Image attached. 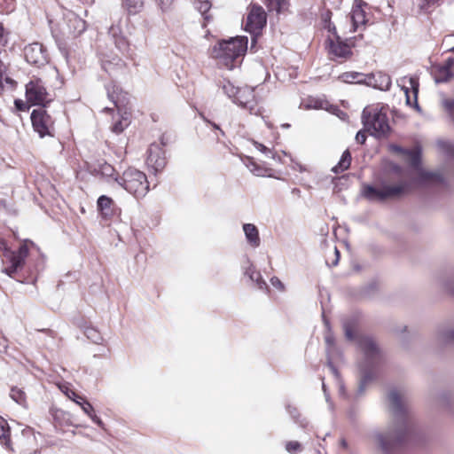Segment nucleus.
<instances>
[{"label": "nucleus", "instance_id": "nucleus-5", "mask_svg": "<svg viewBox=\"0 0 454 454\" xmlns=\"http://www.w3.org/2000/svg\"><path fill=\"white\" fill-rule=\"evenodd\" d=\"M221 87L223 93L239 106L247 109L250 114H261V107L258 106L254 89L245 87H236L230 81L224 80Z\"/></svg>", "mask_w": 454, "mask_h": 454}, {"label": "nucleus", "instance_id": "nucleus-61", "mask_svg": "<svg viewBox=\"0 0 454 454\" xmlns=\"http://www.w3.org/2000/svg\"><path fill=\"white\" fill-rule=\"evenodd\" d=\"M340 443H341V445H342L343 447H346V445H347V442H346V441H345V440H341Z\"/></svg>", "mask_w": 454, "mask_h": 454}, {"label": "nucleus", "instance_id": "nucleus-42", "mask_svg": "<svg viewBox=\"0 0 454 454\" xmlns=\"http://www.w3.org/2000/svg\"><path fill=\"white\" fill-rule=\"evenodd\" d=\"M286 450L290 453H295L301 450V444L298 442H288Z\"/></svg>", "mask_w": 454, "mask_h": 454}, {"label": "nucleus", "instance_id": "nucleus-28", "mask_svg": "<svg viewBox=\"0 0 454 454\" xmlns=\"http://www.w3.org/2000/svg\"><path fill=\"white\" fill-rule=\"evenodd\" d=\"M95 171L106 178H113L114 180V178H117L115 176V169L114 167L106 161L98 162L95 168Z\"/></svg>", "mask_w": 454, "mask_h": 454}, {"label": "nucleus", "instance_id": "nucleus-37", "mask_svg": "<svg viewBox=\"0 0 454 454\" xmlns=\"http://www.w3.org/2000/svg\"><path fill=\"white\" fill-rule=\"evenodd\" d=\"M85 335L89 340L94 343H99L102 340V337L98 330L93 327H88L85 330Z\"/></svg>", "mask_w": 454, "mask_h": 454}, {"label": "nucleus", "instance_id": "nucleus-8", "mask_svg": "<svg viewBox=\"0 0 454 454\" xmlns=\"http://www.w3.org/2000/svg\"><path fill=\"white\" fill-rule=\"evenodd\" d=\"M0 249L3 251V256L10 262V266L4 268L3 272L12 277L17 270L21 268L25 260L28 255V248L26 244L20 247L17 252L12 251L6 245L5 241L0 239Z\"/></svg>", "mask_w": 454, "mask_h": 454}, {"label": "nucleus", "instance_id": "nucleus-14", "mask_svg": "<svg viewBox=\"0 0 454 454\" xmlns=\"http://www.w3.org/2000/svg\"><path fill=\"white\" fill-rule=\"evenodd\" d=\"M24 56L27 63L42 67L48 62L46 50L42 43H33L24 49Z\"/></svg>", "mask_w": 454, "mask_h": 454}, {"label": "nucleus", "instance_id": "nucleus-59", "mask_svg": "<svg viewBox=\"0 0 454 454\" xmlns=\"http://www.w3.org/2000/svg\"><path fill=\"white\" fill-rule=\"evenodd\" d=\"M15 105L17 106V107H19L20 109H21V107H20V100H16V101H15Z\"/></svg>", "mask_w": 454, "mask_h": 454}, {"label": "nucleus", "instance_id": "nucleus-1", "mask_svg": "<svg viewBox=\"0 0 454 454\" xmlns=\"http://www.w3.org/2000/svg\"><path fill=\"white\" fill-rule=\"evenodd\" d=\"M393 150L402 153L405 160L409 163L411 170L408 174L402 172L401 167L394 165L392 170L398 174L400 177H409V180H401L395 184H383L380 188L372 185H364L362 194L371 201H382L389 198L400 197L416 186H424L432 184L441 183L442 177L438 172L425 170L420 163V150H406L400 146L394 145Z\"/></svg>", "mask_w": 454, "mask_h": 454}, {"label": "nucleus", "instance_id": "nucleus-20", "mask_svg": "<svg viewBox=\"0 0 454 454\" xmlns=\"http://www.w3.org/2000/svg\"><path fill=\"white\" fill-rule=\"evenodd\" d=\"M114 200L106 195H101L97 201L98 210L101 213L104 218H109L114 215Z\"/></svg>", "mask_w": 454, "mask_h": 454}, {"label": "nucleus", "instance_id": "nucleus-39", "mask_svg": "<svg viewBox=\"0 0 454 454\" xmlns=\"http://www.w3.org/2000/svg\"><path fill=\"white\" fill-rule=\"evenodd\" d=\"M343 329L345 332V336L348 340H351L355 339V327L348 322L343 323Z\"/></svg>", "mask_w": 454, "mask_h": 454}, {"label": "nucleus", "instance_id": "nucleus-52", "mask_svg": "<svg viewBox=\"0 0 454 454\" xmlns=\"http://www.w3.org/2000/svg\"><path fill=\"white\" fill-rule=\"evenodd\" d=\"M325 342L328 345V347H331L333 345V338L331 334L325 335Z\"/></svg>", "mask_w": 454, "mask_h": 454}, {"label": "nucleus", "instance_id": "nucleus-26", "mask_svg": "<svg viewBox=\"0 0 454 454\" xmlns=\"http://www.w3.org/2000/svg\"><path fill=\"white\" fill-rule=\"evenodd\" d=\"M351 163V154L348 150H346L336 166L332 168V171L338 174L347 170Z\"/></svg>", "mask_w": 454, "mask_h": 454}, {"label": "nucleus", "instance_id": "nucleus-15", "mask_svg": "<svg viewBox=\"0 0 454 454\" xmlns=\"http://www.w3.org/2000/svg\"><path fill=\"white\" fill-rule=\"evenodd\" d=\"M367 4L363 0H355L352 10L350 12V20L352 22L351 32H356L358 29H364L368 21L364 7Z\"/></svg>", "mask_w": 454, "mask_h": 454}, {"label": "nucleus", "instance_id": "nucleus-11", "mask_svg": "<svg viewBox=\"0 0 454 454\" xmlns=\"http://www.w3.org/2000/svg\"><path fill=\"white\" fill-rule=\"evenodd\" d=\"M266 13L262 7L253 5L246 21V30L253 35V42H254V37L260 35L262 29L266 25Z\"/></svg>", "mask_w": 454, "mask_h": 454}, {"label": "nucleus", "instance_id": "nucleus-12", "mask_svg": "<svg viewBox=\"0 0 454 454\" xmlns=\"http://www.w3.org/2000/svg\"><path fill=\"white\" fill-rule=\"evenodd\" d=\"M60 390L72 401H74L76 404H78L83 412L90 417V419L100 427H104V423L102 419L98 417L95 413V410L93 406L88 402L85 397L79 395L76 392L71 389L69 387L66 385H62L59 387Z\"/></svg>", "mask_w": 454, "mask_h": 454}, {"label": "nucleus", "instance_id": "nucleus-41", "mask_svg": "<svg viewBox=\"0 0 454 454\" xmlns=\"http://www.w3.org/2000/svg\"><path fill=\"white\" fill-rule=\"evenodd\" d=\"M254 147L260 151L261 153H262L263 154H265L267 157H270V158H273L274 155L271 152L270 149H269L268 147H266L264 145L261 144V143H258V142H254Z\"/></svg>", "mask_w": 454, "mask_h": 454}, {"label": "nucleus", "instance_id": "nucleus-34", "mask_svg": "<svg viewBox=\"0 0 454 454\" xmlns=\"http://www.w3.org/2000/svg\"><path fill=\"white\" fill-rule=\"evenodd\" d=\"M196 8L200 12V14L204 17V19L208 21L210 20V15L207 14L208 11L211 8V4L207 0L204 1H197L196 2Z\"/></svg>", "mask_w": 454, "mask_h": 454}, {"label": "nucleus", "instance_id": "nucleus-29", "mask_svg": "<svg viewBox=\"0 0 454 454\" xmlns=\"http://www.w3.org/2000/svg\"><path fill=\"white\" fill-rule=\"evenodd\" d=\"M122 6L128 11L129 14H137L144 7L143 0H122Z\"/></svg>", "mask_w": 454, "mask_h": 454}, {"label": "nucleus", "instance_id": "nucleus-63", "mask_svg": "<svg viewBox=\"0 0 454 454\" xmlns=\"http://www.w3.org/2000/svg\"><path fill=\"white\" fill-rule=\"evenodd\" d=\"M449 51L454 52V46L450 48Z\"/></svg>", "mask_w": 454, "mask_h": 454}, {"label": "nucleus", "instance_id": "nucleus-49", "mask_svg": "<svg viewBox=\"0 0 454 454\" xmlns=\"http://www.w3.org/2000/svg\"><path fill=\"white\" fill-rule=\"evenodd\" d=\"M356 140L359 144H362V145L364 144V142L366 140L365 133L362 130L358 131L356 135Z\"/></svg>", "mask_w": 454, "mask_h": 454}, {"label": "nucleus", "instance_id": "nucleus-17", "mask_svg": "<svg viewBox=\"0 0 454 454\" xmlns=\"http://www.w3.org/2000/svg\"><path fill=\"white\" fill-rule=\"evenodd\" d=\"M147 164L154 169L155 172L161 170L166 165L164 152L159 145H151L148 150Z\"/></svg>", "mask_w": 454, "mask_h": 454}, {"label": "nucleus", "instance_id": "nucleus-22", "mask_svg": "<svg viewBox=\"0 0 454 454\" xmlns=\"http://www.w3.org/2000/svg\"><path fill=\"white\" fill-rule=\"evenodd\" d=\"M244 274L249 278H253L254 275H256V286L260 290L268 289L266 282L262 279V275L259 271H256L254 266L249 259L247 260V265L244 266Z\"/></svg>", "mask_w": 454, "mask_h": 454}, {"label": "nucleus", "instance_id": "nucleus-45", "mask_svg": "<svg viewBox=\"0 0 454 454\" xmlns=\"http://www.w3.org/2000/svg\"><path fill=\"white\" fill-rule=\"evenodd\" d=\"M113 88H114V90L111 92L109 87H107L108 98H110L111 101L114 102V106L118 107V96H115L116 90H118V88L115 85H114Z\"/></svg>", "mask_w": 454, "mask_h": 454}, {"label": "nucleus", "instance_id": "nucleus-7", "mask_svg": "<svg viewBox=\"0 0 454 454\" xmlns=\"http://www.w3.org/2000/svg\"><path fill=\"white\" fill-rule=\"evenodd\" d=\"M114 181L136 198L145 197L149 191L145 174L136 168H128L121 178H114Z\"/></svg>", "mask_w": 454, "mask_h": 454}, {"label": "nucleus", "instance_id": "nucleus-19", "mask_svg": "<svg viewBox=\"0 0 454 454\" xmlns=\"http://www.w3.org/2000/svg\"><path fill=\"white\" fill-rule=\"evenodd\" d=\"M68 33L74 36L81 35L86 29L85 21L75 13L69 12L65 16Z\"/></svg>", "mask_w": 454, "mask_h": 454}, {"label": "nucleus", "instance_id": "nucleus-10", "mask_svg": "<svg viewBox=\"0 0 454 454\" xmlns=\"http://www.w3.org/2000/svg\"><path fill=\"white\" fill-rule=\"evenodd\" d=\"M26 98L33 105L45 106L51 101L50 93L41 79H33L26 85Z\"/></svg>", "mask_w": 454, "mask_h": 454}, {"label": "nucleus", "instance_id": "nucleus-18", "mask_svg": "<svg viewBox=\"0 0 454 454\" xmlns=\"http://www.w3.org/2000/svg\"><path fill=\"white\" fill-rule=\"evenodd\" d=\"M365 79L366 85L372 86L380 90H388L392 84L390 76L381 72H378L376 74H369Z\"/></svg>", "mask_w": 454, "mask_h": 454}, {"label": "nucleus", "instance_id": "nucleus-50", "mask_svg": "<svg viewBox=\"0 0 454 454\" xmlns=\"http://www.w3.org/2000/svg\"><path fill=\"white\" fill-rule=\"evenodd\" d=\"M454 66V58L450 57L446 59L445 64L443 67H448V69L451 70V68Z\"/></svg>", "mask_w": 454, "mask_h": 454}, {"label": "nucleus", "instance_id": "nucleus-6", "mask_svg": "<svg viewBox=\"0 0 454 454\" xmlns=\"http://www.w3.org/2000/svg\"><path fill=\"white\" fill-rule=\"evenodd\" d=\"M362 121L365 129L373 137H385L389 129L386 114L377 106H366L362 114Z\"/></svg>", "mask_w": 454, "mask_h": 454}, {"label": "nucleus", "instance_id": "nucleus-38", "mask_svg": "<svg viewBox=\"0 0 454 454\" xmlns=\"http://www.w3.org/2000/svg\"><path fill=\"white\" fill-rule=\"evenodd\" d=\"M129 125L128 117H122L121 120L116 121L112 128V130L117 134L121 133Z\"/></svg>", "mask_w": 454, "mask_h": 454}, {"label": "nucleus", "instance_id": "nucleus-53", "mask_svg": "<svg viewBox=\"0 0 454 454\" xmlns=\"http://www.w3.org/2000/svg\"><path fill=\"white\" fill-rule=\"evenodd\" d=\"M447 152L454 156V145L450 144H446Z\"/></svg>", "mask_w": 454, "mask_h": 454}, {"label": "nucleus", "instance_id": "nucleus-21", "mask_svg": "<svg viewBox=\"0 0 454 454\" xmlns=\"http://www.w3.org/2000/svg\"><path fill=\"white\" fill-rule=\"evenodd\" d=\"M243 231L246 236L247 243L254 248H256L261 244L259 231L257 227L253 223L243 224Z\"/></svg>", "mask_w": 454, "mask_h": 454}, {"label": "nucleus", "instance_id": "nucleus-43", "mask_svg": "<svg viewBox=\"0 0 454 454\" xmlns=\"http://www.w3.org/2000/svg\"><path fill=\"white\" fill-rule=\"evenodd\" d=\"M6 67L0 60V86H3V81L5 80L6 82H11L12 80L9 77H5Z\"/></svg>", "mask_w": 454, "mask_h": 454}, {"label": "nucleus", "instance_id": "nucleus-32", "mask_svg": "<svg viewBox=\"0 0 454 454\" xmlns=\"http://www.w3.org/2000/svg\"><path fill=\"white\" fill-rule=\"evenodd\" d=\"M331 15H332V13L330 12H326L325 13H324L322 15L324 28L327 29V31L333 35V37H334L333 39H337V36H339V35H337V30H336L335 25L333 23H332V21H331Z\"/></svg>", "mask_w": 454, "mask_h": 454}, {"label": "nucleus", "instance_id": "nucleus-16", "mask_svg": "<svg viewBox=\"0 0 454 454\" xmlns=\"http://www.w3.org/2000/svg\"><path fill=\"white\" fill-rule=\"evenodd\" d=\"M328 52L332 56V59H347L351 57L352 51L349 45L340 40V36L337 39L328 37L326 40Z\"/></svg>", "mask_w": 454, "mask_h": 454}, {"label": "nucleus", "instance_id": "nucleus-23", "mask_svg": "<svg viewBox=\"0 0 454 454\" xmlns=\"http://www.w3.org/2000/svg\"><path fill=\"white\" fill-rule=\"evenodd\" d=\"M101 62L102 67L107 73H112L115 68H121L124 66L123 60L118 56H114L112 58L104 57L101 59Z\"/></svg>", "mask_w": 454, "mask_h": 454}, {"label": "nucleus", "instance_id": "nucleus-13", "mask_svg": "<svg viewBox=\"0 0 454 454\" xmlns=\"http://www.w3.org/2000/svg\"><path fill=\"white\" fill-rule=\"evenodd\" d=\"M399 85L406 97V104L419 109L418 104L419 80L417 77H403L399 81Z\"/></svg>", "mask_w": 454, "mask_h": 454}, {"label": "nucleus", "instance_id": "nucleus-24", "mask_svg": "<svg viewBox=\"0 0 454 454\" xmlns=\"http://www.w3.org/2000/svg\"><path fill=\"white\" fill-rule=\"evenodd\" d=\"M367 74L358 72H345L340 75V79L347 83H364Z\"/></svg>", "mask_w": 454, "mask_h": 454}, {"label": "nucleus", "instance_id": "nucleus-54", "mask_svg": "<svg viewBox=\"0 0 454 454\" xmlns=\"http://www.w3.org/2000/svg\"><path fill=\"white\" fill-rule=\"evenodd\" d=\"M328 366L330 368V370L332 371V372L337 376V370L335 369V367L333 365V364L331 362L328 363Z\"/></svg>", "mask_w": 454, "mask_h": 454}, {"label": "nucleus", "instance_id": "nucleus-48", "mask_svg": "<svg viewBox=\"0 0 454 454\" xmlns=\"http://www.w3.org/2000/svg\"><path fill=\"white\" fill-rule=\"evenodd\" d=\"M7 43V36L4 34V26L0 23V44L5 45Z\"/></svg>", "mask_w": 454, "mask_h": 454}, {"label": "nucleus", "instance_id": "nucleus-58", "mask_svg": "<svg viewBox=\"0 0 454 454\" xmlns=\"http://www.w3.org/2000/svg\"><path fill=\"white\" fill-rule=\"evenodd\" d=\"M438 1L439 0H427L428 4H434V3L438 2Z\"/></svg>", "mask_w": 454, "mask_h": 454}, {"label": "nucleus", "instance_id": "nucleus-62", "mask_svg": "<svg viewBox=\"0 0 454 454\" xmlns=\"http://www.w3.org/2000/svg\"><path fill=\"white\" fill-rule=\"evenodd\" d=\"M322 387H323V390H324V392L325 393V392H326V389H325V383H323V386H322Z\"/></svg>", "mask_w": 454, "mask_h": 454}, {"label": "nucleus", "instance_id": "nucleus-36", "mask_svg": "<svg viewBox=\"0 0 454 454\" xmlns=\"http://www.w3.org/2000/svg\"><path fill=\"white\" fill-rule=\"evenodd\" d=\"M10 427L6 420L0 417V439H4L5 444L9 442Z\"/></svg>", "mask_w": 454, "mask_h": 454}, {"label": "nucleus", "instance_id": "nucleus-4", "mask_svg": "<svg viewBox=\"0 0 454 454\" xmlns=\"http://www.w3.org/2000/svg\"><path fill=\"white\" fill-rule=\"evenodd\" d=\"M357 344L364 353L365 364H361V380L358 387L360 393L364 392L366 385L373 380L375 373L370 368L373 366L380 359V350L370 337H359Z\"/></svg>", "mask_w": 454, "mask_h": 454}, {"label": "nucleus", "instance_id": "nucleus-51", "mask_svg": "<svg viewBox=\"0 0 454 454\" xmlns=\"http://www.w3.org/2000/svg\"><path fill=\"white\" fill-rule=\"evenodd\" d=\"M334 254L335 259L331 262V266H336L339 262L340 252L336 247H334Z\"/></svg>", "mask_w": 454, "mask_h": 454}, {"label": "nucleus", "instance_id": "nucleus-2", "mask_svg": "<svg viewBox=\"0 0 454 454\" xmlns=\"http://www.w3.org/2000/svg\"><path fill=\"white\" fill-rule=\"evenodd\" d=\"M388 409L393 421L386 434L375 431L371 434L372 439L387 454L393 449L409 440L412 433V422L407 399L397 389H392L387 395Z\"/></svg>", "mask_w": 454, "mask_h": 454}, {"label": "nucleus", "instance_id": "nucleus-9", "mask_svg": "<svg viewBox=\"0 0 454 454\" xmlns=\"http://www.w3.org/2000/svg\"><path fill=\"white\" fill-rule=\"evenodd\" d=\"M32 125L40 137H53L54 120L44 108L33 110L31 114Z\"/></svg>", "mask_w": 454, "mask_h": 454}, {"label": "nucleus", "instance_id": "nucleus-57", "mask_svg": "<svg viewBox=\"0 0 454 454\" xmlns=\"http://www.w3.org/2000/svg\"><path fill=\"white\" fill-rule=\"evenodd\" d=\"M212 126H213L214 129H219L221 131V133L223 134V132L220 129V128H219V126L217 124L212 123Z\"/></svg>", "mask_w": 454, "mask_h": 454}, {"label": "nucleus", "instance_id": "nucleus-56", "mask_svg": "<svg viewBox=\"0 0 454 454\" xmlns=\"http://www.w3.org/2000/svg\"><path fill=\"white\" fill-rule=\"evenodd\" d=\"M446 288L448 289L449 292L454 294V286H452V284H447Z\"/></svg>", "mask_w": 454, "mask_h": 454}, {"label": "nucleus", "instance_id": "nucleus-33", "mask_svg": "<svg viewBox=\"0 0 454 454\" xmlns=\"http://www.w3.org/2000/svg\"><path fill=\"white\" fill-rule=\"evenodd\" d=\"M10 396L13 401L22 406H26L27 403V396L25 392L18 387H12L11 389Z\"/></svg>", "mask_w": 454, "mask_h": 454}, {"label": "nucleus", "instance_id": "nucleus-40", "mask_svg": "<svg viewBox=\"0 0 454 454\" xmlns=\"http://www.w3.org/2000/svg\"><path fill=\"white\" fill-rule=\"evenodd\" d=\"M442 105L446 112L450 114L451 119L454 121V99L448 98L442 101Z\"/></svg>", "mask_w": 454, "mask_h": 454}, {"label": "nucleus", "instance_id": "nucleus-25", "mask_svg": "<svg viewBox=\"0 0 454 454\" xmlns=\"http://www.w3.org/2000/svg\"><path fill=\"white\" fill-rule=\"evenodd\" d=\"M434 76L435 82L439 83L449 81L453 76V74L448 67L440 66L434 70Z\"/></svg>", "mask_w": 454, "mask_h": 454}, {"label": "nucleus", "instance_id": "nucleus-47", "mask_svg": "<svg viewBox=\"0 0 454 454\" xmlns=\"http://www.w3.org/2000/svg\"><path fill=\"white\" fill-rule=\"evenodd\" d=\"M159 5L162 11H166L171 5L173 0H158Z\"/></svg>", "mask_w": 454, "mask_h": 454}, {"label": "nucleus", "instance_id": "nucleus-44", "mask_svg": "<svg viewBox=\"0 0 454 454\" xmlns=\"http://www.w3.org/2000/svg\"><path fill=\"white\" fill-rule=\"evenodd\" d=\"M328 106V103L326 101L321 100V99H316L311 103L309 106L317 108V109H326Z\"/></svg>", "mask_w": 454, "mask_h": 454}, {"label": "nucleus", "instance_id": "nucleus-60", "mask_svg": "<svg viewBox=\"0 0 454 454\" xmlns=\"http://www.w3.org/2000/svg\"><path fill=\"white\" fill-rule=\"evenodd\" d=\"M250 280L256 284V275H254L253 278H250Z\"/></svg>", "mask_w": 454, "mask_h": 454}, {"label": "nucleus", "instance_id": "nucleus-55", "mask_svg": "<svg viewBox=\"0 0 454 454\" xmlns=\"http://www.w3.org/2000/svg\"><path fill=\"white\" fill-rule=\"evenodd\" d=\"M288 411L290 413L291 416H293L294 418H295V415L297 413V411L295 408H291V407H288Z\"/></svg>", "mask_w": 454, "mask_h": 454}, {"label": "nucleus", "instance_id": "nucleus-46", "mask_svg": "<svg viewBox=\"0 0 454 454\" xmlns=\"http://www.w3.org/2000/svg\"><path fill=\"white\" fill-rule=\"evenodd\" d=\"M270 283H271V285H272L274 287L278 288V290L283 291V290H284V288H285V286H284L283 283H282V282L280 281V279H279L278 278H277V277H273V278H270Z\"/></svg>", "mask_w": 454, "mask_h": 454}, {"label": "nucleus", "instance_id": "nucleus-35", "mask_svg": "<svg viewBox=\"0 0 454 454\" xmlns=\"http://www.w3.org/2000/svg\"><path fill=\"white\" fill-rule=\"evenodd\" d=\"M439 338L442 342L445 343L454 341V327L441 330Z\"/></svg>", "mask_w": 454, "mask_h": 454}, {"label": "nucleus", "instance_id": "nucleus-3", "mask_svg": "<svg viewBox=\"0 0 454 454\" xmlns=\"http://www.w3.org/2000/svg\"><path fill=\"white\" fill-rule=\"evenodd\" d=\"M247 37L236 36L223 40L212 49V57L217 59L218 64L229 70L235 67V62L241 58L247 50Z\"/></svg>", "mask_w": 454, "mask_h": 454}, {"label": "nucleus", "instance_id": "nucleus-27", "mask_svg": "<svg viewBox=\"0 0 454 454\" xmlns=\"http://www.w3.org/2000/svg\"><path fill=\"white\" fill-rule=\"evenodd\" d=\"M247 168L252 172L254 176H271L270 172L271 171L270 168L262 167L256 164L252 159H248L246 163Z\"/></svg>", "mask_w": 454, "mask_h": 454}, {"label": "nucleus", "instance_id": "nucleus-31", "mask_svg": "<svg viewBox=\"0 0 454 454\" xmlns=\"http://www.w3.org/2000/svg\"><path fill=\"white\" fill-rule=\"evenodd\" d=\"M269 12L280 13L287 7V0H265Z\"/></svg>", "mask_w": 454, "mask_h": 454}, {"label": "nucleus", "instance_id": "nucleus-30", "mask_svg": "<svg viewBox=\"0 0 454 454\" xmlns=\"http://www.w3.org/2000/svg\"><path fill=\"white\" fill-rule=\"evenodd\" d=\"M110 32L113 34L115 47L121 53H123V54L128 53V51L129 50V43L128 40L122 35H116L114 28H111Z\"/></svg>", "mask_w": 454, "mask_h": 454}]
</instances>
